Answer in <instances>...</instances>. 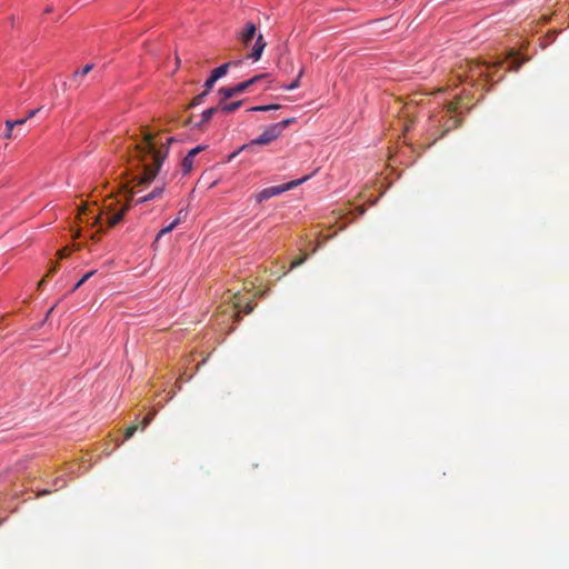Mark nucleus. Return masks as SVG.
I'll use <instances>...</instances> for the list:
<instances>
[{"label": "nucleus", "mask_w": 569, "mask_h": 569, "mask_svg": "<svg viewBox=\"0 0 569 569\" xmlns=\"http://www.w3.org/2000/svg\"><path fill=\"white\" fill-rule=\"evenodd\" d=\"M173 140L172 137L163 138L160 133L141 129V138L130 142L128 149H132L133 157L142 167V182H150L156 178Z\"/></svg>", "instance_id": "f257e3e1"}, {"label": "nucleus", "mask_w": 569, "mask_h": 569, "mask_svg": "<svg viewBox=\"0 0 569 569\" xmlns=\"http://www.w3.org/2000/svg\"><path fill=\"white\" fill-rule=\"evenodd\" d=\"M457 86L450 88L449 97L445 98L441 102H437L428 117L427 131L433 141L442 138L447 132L457 128L461 121L460 101L463 96L469 94L466 87L459 92L456 91Z\"/></svg>", "instance_id": "f03ea898"}, {"label": "nucleus", "mask_w": 569, "mask_h": 569, "mask_svg": "<svg viewBox=\"0 0 569 569\" xmlns=\"http://www.w3.org/2000/svg\"><path fill=\"white\" fill-rule=\"evenodd\" d=\"M523 62L525 60L517 61L515 57H510L507 60H498L492 64L467 60L459 67L456 79L471 88L480 86L482 96L483 91L488 90L486 87L489 82L495 83L503 78V74L496 78V72L499 69L505 68L506 71L518 70Z\"/></svg>", "instance_id": "7ed1b4c3"}, {"label": "nucleus", "mask_w": 569, "mask_h": 569, "mask_svg": "<svg viewBox=\"0 0 569 569\" xmlns=\"http://www.w3.org/2000/svg\"><path fill=\"white\" fill-rule=\"evenodd\" d=\"M293 121L286 119L278 123L269 126L258 138L253 139L250 144H268L276 140L282 131Z\"/></svg>", "instance_id": "20e7f679"}, {"label": "nucleus", "mask_w": 569, "mask_h": 569, "mask_svg": "<svg viewBox=\"0 0 569 569\" xmlns=\"http://www.w3.org/2000/svg\"><path fill=\"white\" fill-rule=\"evenodd\" d=\"M268 73H261L257 74L249 80L242 81L233 87H222L219 89V94L222 97V100H228L232 98L236 94L242 93L248 88H250L252 84L259 82L260 80L268 78Z\"/></svg>", "instance_id": "39448f33"}, {"label": "nucleus", "mask_w": 569, "mask_h": 569, "mask_svg": "<svg viewBox=\"0 0 569 569\" xmlns=\"http://www.w3.org/2000/svg\"><path fill=\"white\" fill-rule=\"evenodd\" d=\"M307 179H308V177H303L297 181L289 182L284 186H273V187L264 188L256 194V200H257V202L261 203L274 196H278V194L289 190L290 188H292L295 186H298V184L305 182Z\"/></svg>", "instance_id": "423d86ee"}, {"label": "nucleus", "mask_w": 569, "mask_h": 569, "mask_svg": "<svg viewBox=\"0 0 569 569\" xmlns=\"http://www.w3.org/2000/svg\"><path fill=\"white\" fill-rule=\"evenodd\" d=\"M156 416V411H151L149 412L141 421V425L140 427L137 426V425H132L130 427H128L126 430H124V433H123V440H129L130 438L133 437V435L136 433V431L138 429H140L141 431H143L152 421V419L154 418Z\"/></svg>", "instance_id": "0eeeda50"}, {"label": "nucleus", "mask_w": 569, "mask_h": 569, "mask_svg": "<svg viewBox=\"0 0 569 569\" xmlns=\"http://www.w3.org/2000/svg\"><path fill=\"white\" fill-rule=\"evenodd\" d=\"M266 46L267 42L264 41L263 36L261 33L258 34L254 44L251 49V52L248 54V58L252 59L253 61H258L261 58Z\"/></svg>", "instance_id": "6e6552de"}, {"label": "nucleus", "mask_w": 569, "mask_h": 569, "mask_svg": "<svg viewBox=\"0 0 569 569\" xmlns=\"http://www.w3.org/2000/svg\"><path fill=\"white\" fill-rule=\"evenodd\" d=\"M256 26L252 22H248L244 26L243 31L241 32V42L244 47H249L251 41L253 40L256 36Z\"/></svg>", "instance_id": "1a4fd4ad"}, {"label": "nucleus", "mask_w": 569, "mask_h": 569, "mask_svg": "<svg viewBox=\"0 0 569 569\" xmlns=\"http://www.w3.org/2000/svg\"><path fill=\"white\" fill-rule=\"evenodd\" d=\"M220 111L219 110V107H211V108H208L206 109L202 113H201V119L199 122H196L193 124L194 128L197 129H202L211 119L212 117L218 112Z\"/></svg>", "instance_id": "9d476101"}, {"label": "nucleus", "mask_w": 569, "mask_h": 569, "mask_svg": "<svg viewBox=\"0 0 569 569\" xmlns=\"http://www.w3.org/2000/svg\"><path fill=\"white\" fill-rule=\"evenodd\" d=\"M128 211V206H123L117 213L107 217L106 223L108 228L117 226Z\"/></svg>", "instance_id": "9b49d317"}, {"label": "nucleus", "mask_w": 569, "mask_h": 569, "mask_svg": "<svg viewBox=\"0 0 569 569\" xmlns=\"http://www.w3.org/2000/svg\"><path fill=\"white\" fill-rule=\"evenodd\" d=\"M240 63V61H234V62H227V63H223L221 66H219L218 68L213 69L211 71V76L216 79V80H219L220 78H222L223 76L227 74L229 68L233 64V66H238Z\"/></svg>", "instance_id": "f8f14e48"}, {"label": "nucleus", "mask_w": 569, "mask_h": 569, "mask_svg": "<svg viewBox=\"0 0 569 569\" xmlns=\"http://www.w3.org/2000/svg\"><path fill=\"white\" fill-rule=\"evenodd\" d=\"M241 104H242V101L239 100V101H233L230 103H221L218 107L221 112L231 113V112L236 111L238 108H240Z\"/></svg>", "instance_id": "ddd939ff"}, {"label": "nucleus", "mask_w": 569, "mask_h": 569, "mask_svg": "<svg viewBox=\"0 0 569 569\" xmlns=\"http://www.w3.org/2000/svg\"><path fill=\"white\" fill-rule=\"evenodd\" d=\"M163 190H164L163 186L156 187L151 192H149L148 194H146L142 198H140L138 200V202H146V201L153 200V199L160 197L162 194Z\"/></svg>", "instance_id": "4468645a"}, {"label": "nucleus", "mask_w": 569, "mask_h": 569, "mask_svg": "<svg viewBox=\"0 0 569 569\" xmlns=\"http://www.w3.org/2000/svg\"><path fill=\"white\" fill-rule=\"evenodd\" d=\"M180 223V219L177 218L174 219L171 223H169L167 227L162 228L158 233H157V237H156V241H158L161 237H163L164 234L171 232L178 224Z\"/></svg>", "instance_id": "2eb2a0df"}, {"label": "nucleus", "mask_w": 569, "mask_h": 569, "mask_svg": "<svg viewBox=\"0 0 569 569\" xmlns=\"http://www.w3.org/2000/svg\"><path fill=\"white\" fill-rule=\"evenodd\" d=\"M302 76H303V68L300 69V71L298 72L297 78L291 83L281 86V88L284 89V90H295V89L299 88L300 80H301Z\"/></svg>", "instance_id": "dca6fc26"}, {"label": "nucleus", "mask_w": 569, "mask_h": 569, "mask_svg": "<svg viewBox=\"0 0 569 569\" xmlns=\"http://www.w3.org/2000/svg\"><path fill=\"white\" fill-rule=\"evenodd\" d=\"M302 76H303V68L300 69V71L298 72L297 78L291 83L281 86V88L284 89V90H295V89L299 88L300 80H301Z\"/></svg>", "instance_id": "f3484780"}, {"label": "nucleus", "mask_w": 569, "mask_h": 569, "mask_svg": "<svg viewBox=\"0 0 569 569\" xmlns=\"http://www.w3.org/2000/svg\"><path fill=\"white\" fill-rule=\"evenodd\" d=\"M193 161H194V159L188 157L187 154L182 159L181 167H182V170H183L184 174L191 171V169L193 167Z\"/></svg>", "instance_id": "a211bd4d"}, {"label": "nucleus", "mask_w": 569, "mask_h": 569, "mask_svg": "<svg viewBox=\"0 0 569 569\" xmlns=\"http://www.w3.org/2000/svg\"><path fill=\"white\" fill-rule=\"evenodd\" d=\"M279 108H280L279 104H266V106L252 107V108L248 109V111H250V112L269 111V110H276V109H279Z\"/></svg>", "instance_id": "6ab92c4d"}, {"label": "nucleus", "mask_w": 569, "mask_h": 569, "mask_svg": "<svg viewBox=\"0 0 569 569\" xmlns=\"http://www.w3.org/2000/svg\"><path fill=\"white\" fill-rule=\"evenodd\" d=\"M308 257L309 256L307 253H305L301 257L292 260V262L290 263L289 270H293L295 268H297V267L301 266L302 263H305L307 261Z\"/></svg>", "instance_id": "aec40b11"}, {"label": "nucleus", "mask_w": 569, "mask_h": 569, "mask_svg": "<svg viewBox=\"0 0 569 569\" xmlns=\"http://www.w3.org/2000/svg\"><path fill=\"white\" fill-rule=\"evenodd\" d=\"M207 94H208V92L203 91V92H201L200 94L196 96V97L192 99V101H191V103H190V106H189V107H196V106L200 104V103L203 101V99H204V97H206Z\"/></svg>", "instance_id": "412c9836"}, {"label": "nucleus", "mask_w": 569, "mask_h": 569, "mask_svg": "<svg viewBox=\"0 0 569 569\" xmlns=\"http://www.w3.org/2000/svg\"><path fill=\"white\" fill-rule=\"evenodd\" d=\"M93 68V64H86L81 70H77L74 72L76 76H81V77H84L86 74H88Z\"/></svg>", "instance_id": "4be33fe9"}, {"label": "nucleus", "mask_w": 569, "mask_h": 569, "mask_svg": "<svg viewBox=\"0 0 569 569\" xmlns=\"http://www.w3.org/2000/svg\"><path fill=\"white\" fill-rule=\"evenodd\" d=\"M216 81L217 80L210 74L209 78L204 82V91L209 92L212 89Z\"/></svg>", "instance_id": "5701e85b"}, {"label": "nucleus", "mask_w": 569, "mask_h": 569, "mask_svg": "<svg viewBox=\"0 0 569 569\" xmlns=\"http://www.w3.org/2000/svg\"><path fill=\"white\" fill-rule=\"evenodd\" d=\"M203 148H204V147L198 146V147H196V148L191 149V150L187 153V156H188V157H190V158H192V159H194V157H196V156H197L201 150H203Z\"/></svg>", "instance_id": "b1692460"}, {"label": "nucleus", "mask_w": 569, "mask_h": 569, "mask_svg": "<svg viewBox=\"0 0 569 569\" xmlns=\"http://www.w3.org/2000/svg\"><path fill=\"white\" fill-rule=\"evenodd\" d=\"M249 144H243L241 146L237 151H234L233 153L230 154L229 157V160H231L232 158H234L236 156H238L242 150H244Z\"/></svg>", "instance_id": "393cba45"}, {"label": "nucleus", "mask_w": 569, "mask_h": 569, "mask_svg": "<svg viewBox=\"0 0 569 569\" xmlns=\"http://www.w3.org/2000/svg\"><path fill=\"white\" fill-rule=\"evenodd\" d=\"M14 127L16 126H14L13 120H7L6 121V130H13Z\"/></svg>", "instance_id": "a878e982"}, {"label": "nucleus", "mask_w": 569, "mask_h": 569, "mask_svg": "<svg viewBox=\"0 0 569 569\" xmlns=\"http://www.w3.org/2000/svg\"><path fill=\"white\" fill-rule=\"evenodd\" d=\"M3 137H4V139H12L13 138V130H6Z\"/></svg>", "instance_id": "bb28decb"}, {"label": "nucleus", "mask_w": 569, "mask_h": 569, "mask_svg": "<svg viewBox=\"0 0 569 569\" xmlns=\"http://www.w3.org/2000/svg\"><path fill=\"white\" fill-rule=\"evenodd\" d=\"M26 121H27L26 118L13 120L16 127L26 123Z\"/></svg>", "instance_id": "cd10ccee"}, {"label": "nucleus", "mask_w": 569, "mask_h": 569, "mask_svg": "<svg viewBox=\"0 0 569 569\" xmlns=\"http://www.w3.org/2000/svg\"><path fill=\"white\" fill-rule=\"evenodd\" d=\"M84 282L82 281V279H80L74 286L73 288L71 289V292H74L80 286H82Z\"/></svg>", "instance_id": "c85d7f7f"}, {"label": "nucleus", "mask_w": 569, "mask_h": 569, "mask_svg": "<svg viewBox=\"0 0 569 569\" xmlns=\"http://www.w3.org/2000/svg\"><path fill=\"white\" fill-rule=\"evenodd\" d=\"M94 273V271H89L87 272L81 279L83 282H86L92 274Z\"/></svg>", "instance_id": "c756f323"}, {"label": "nucleus", "mask_w": 569, "mask_h": 569, "mask_svg": "<svg viewBox=\"0 0 569 569\" xmlns=\"http://www.w3.org/2000/svg\"><path fill=\"white\" fill-rule=\"evenodd\" d=\"M37 112H38V110H30V111L28 112V114H27L26 119H27V120H28V119H31L32 117H34V116H36V113H37Z\"/></svg>", "instance_id": "7c9ffc66"}, {"label": "nucleus", "mask_w": 569, "mask_h": 569, "mask_svg": "<svg viewBox=\"0 0 569 569\" xmlns=\"http://www.w3.org/2000/svg\"><path fill=\"white\" fill-rule=\"evenodd\" d=\"M176 386H177V389L180 390L181 389V383L179 381L176 382Z\"/></svg>", "instance_id": "2f4dec72"}, {"label": "nucleus", "mask_w": 569, "mask_h": 569, "mask_svg": "<svg viewBox=\"0 0 569 569\" xmlns=\"http://www.w3.org/2000/svg\"><path fill=\"white\" fill-rule=\"evenodd\" d=\"M98 219H99V216L94 214V216H93V220H94V222H97V221H98Z\"/></svg>", "instance_id": "473e14b6"}, {"label": "nucleus", "mask_w": 569, "mask_h": 569, "mask_svg": "<svg viewBox=\"0 0 569 569\" xmlns=\"http://www.w3.org/2000/svg\"><path fill=\"white\" fill-rule=\"evenodd\" d=\"M251 307H248L247 310H246V313H250L251 312Z\"/></svg>", "instance_id": "72a5a7b5"}, {"label": "nucleus", "mask_w": 569, "mask_h": 569, "mask_svg": "<svg viewBox=\"0 0 569 569\" xmlns=\"http://www.w3.org/2000/svg\"><path fill=\"white\" fill-rule=\"evenodd\" d=\"M446 91H447V89H443V88L439 89V92H440V93H443V92H446Z\"/></svg>", "instance_id": "f704fd0d"}, {"label": "nucleus", "mask_w": 569, "mask_h": 569, "mask_svg": "<svg viewBox=\"0 0 569 569\" xmlns=\"http://www.w3.org/2000/svg\"><path fill=\"white\" fill-rule=\"evenodd\" d=\"M174 393H176V391L171 392L170 396H169V399H172Z\"/></svg>", "instance_id": "c9c22d12"}]
</instances>
